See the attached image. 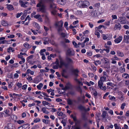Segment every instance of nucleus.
<instances>
[{"label": "nucleus", "instance_id": "f257e3e1", "mask_svg": "<svg viewBox=\"0 0 129 129\" xmlns=\"http://www.w3.org/2000/svg\"><path fill=\"white\" fill-rule=\"evenodd\" d=\"M60 64L59 67L60 68H61L63 66H64L66 68H68L70 67L73 68L72 64L74 63L73 60L67 56L66 57V60L65 62L61 58L59 59Z\"/></svg>", "mask_w": 129, "mask_h": 129}, {"label": "nucleus", "instance_id": "f03ea898", "mask_svg": "<svg viewBox=\"0 0 129 129\" xmlns=\"http://www.w3.org/2000/svg\"><path fill=\"white\" fill-rule=\"evenodd\" d=\"M77 5L80 8H85L88 7L90 5V4L88 1H80L77 2Z\"/></svg>", "mask_w": 129, "mask_h": 129}, {"label": "nucleus", "instance_id": "7ed1b4c3", "mask_svg": "<svg viewBox=\"0 0 129 129\" xmlns=\"http://www.w3.org/2000/svg\"><path fill=\"white\" fill-rule=\"evenodd\" d=\"M37 7H39V10L43 13H45L46 12L45 6L43 5H41L40 4H38L37 5Z\"/></svg>", "mask_w": 129, "mask_h": 129}, {"label": "nucleus", "instance_id": "20e7f679", "mask_svg": "<svg viewBox=\"0 0 129 129\" xmlns=\"http://www.w3.org/2000/svg\"><path fill=\"white\" fill-rule=\"evenodd\" d=\"M66 54L67 56L74 55L75 54L74 51L70 49H69L66 51Z\"/></svg>", "mask_w": 129, "mask_h": 129}, {"label": "nucleus", "instance_id": "39448f33", "mask_svg": "<svg viewBox=\"0 0 129 129\" xmlns=\"http://www.w3.org/2000/svg\"><path fill=\"white\" fill-rule=\"evenodd\" d=\"M103 39L104 40H109L112 38V35L110 34H107L106 35L103 34L102 35Z\"/></svg>", "mask_w": 129, "mask_h": 129}, {"label": "nucleus", "instance_id": "423d86ee", "mask_svg": "<svg viewBox=\"0 0 129 129\" xmlns=\"http://www.w3.org/2000/svg\"><path fill=\"white\" fill-rule=\"evenodd\" d=\"M5 114L8 115V117L10 120L12 119V120L15 121L17 119V117L15 115H10L8 113H5Z\"/></svg>", "mask_w": 129, "mask_h": 129}, {"label": "nucleus", "instance_id": "0eeeda50", "mask_svg": "<svg viewBox=\"0 0 129 129\" xmlns=\"http://www.w3.org/2000/svg\"><path fill=\"white\" fill-rule=\"evenodd\" d=\"M126 18L124 17H121L119 18L118 19L120 23L121 24H124L126 23Z\"/></svg>", "mask_w": 129, "mask_h": 129}, {"label": "nucleus", "instance_id": "6e6552de", "mask_svg": "<svg viewBox=\"0 0 129 129\" xmlns=\"http://www.w3.org/2000/svg\"><path fill=\"white\" fill-rule=\"evenodd\" d=\"M19 2L20 3L21 6V7L26 8L27 7V5H28V3L27 2H24L23 1L20 0L19 1Z\"/></svg>", "mask_w": 129, "mask_h": 129}, {"label": "nucleus", "instance_id": "1a4fd4ad", "mask_svg": "<svg viewBox=\"0 0 129 129\" xmlns=\"http://www.w3.org/2000/svg\"><path fill=\"white\" fill-rule=\"evenodd\" d=\"M27 61L29 64H32V55H31L28 57L27 58Z\"/></svg>", "mask_w": 129, "mask_h": 129}, {"label": "nucleus", "instance_id": "9d476101", "mask_svg": "<svg viewBox=\"0 0 129 129\" xmlns=\"http://www.w3.org/2000/svg\"><path fill=\"white\" fill-rule=\"evenodd\" d=\"M77 108L79 110L84 111H85V108L84 106L81 104L79 105L78 107Z\"/></svg>", "mask_w": 129, "mask_h": 129}, {"label": "nucleus", "instance_id": "9b49d317", "mask_svg": "<svg viewBox=\"0 0 129 129\" xmlns=\"http://www.w3.org/2000/svg\"><path fill=\"white\" fill-rule=\"evenodd\" d=\"M63 24V21L61 20L58 22L55 23V26L57 27H62Z\"/></svg>", "mask_w": 129, "mask_h": 129}, {"label": "nucleus", "instance_id": "f8f14e48", "mask_svg": "<svg viewBox=\"0 0 129 129\" xmlns=\"http://www.w3.org/2000/svg\"><path fill=\"white\" fill-rule=\"evenodd\" d=\"M34 17L36 19H38L39 21L42 22L43 21V20L42 18L41 17V16L39 14H38L35 15Z\"/></svg>", "mask_w": 129, "mask_h": 129}, {"label": "nucleus", "instance_id": "ddd939ff", "mask_svg": "<svg viewBox=\"0 0 129 129\" xmlns=\"http://www.w3.org/2000/svg\"><path fill=\"white\" fill-rule=\"evenodd\" d=\"M78 76H75V77L74 78V80L76 82H77L79 85H83V84L80 81L79 79H77V78Z\"/></svg>", "mask_w": 129, "mask_h": 129}, {"label": "nucleus", "instance_id": "4468645a", "mask_svg": "<svg viewBox=\"0 0 129 129\" xmlns=\"http://www.w3.org/2000/svg\"><path fill=\"white\" fill-rule=\"evenodd\" d=\"M122 37L121 36H119L118 38L114 40V42L115 43H120L122 40Z\"/></svg>", "mask_w": 129, "mask_h": 129}, {"label": "nucleus", "instance_id": "2eb2a0df", "mask_svg": "<svg viewBox=\"0 0 129 129\" xmlns=\"http://www.w3.org/2000/svg\"><path fill=\"white\" fill-rule=\"evenodd\" d=\"M71 71L74 76H78V73L79 71L77 69H73L71 70Z\"/></svg>", "mask_w": 129, "mask_h": 129}, {"label": "nucleus", "instance_id": "dca6fc26", "mask_svg": "<svg viewBox=\"0 0 129 129\" xmlns=\"http://www.w3.org/2000/svg\"><path fill=\"white\" fill-rule=\"evenodd\" d=\"M57 3L60 5H63L66 3L65 0H58Z\"/></svg>", "mask_w": 129, "mask_h": 129}, {"label": "nucleus", "instance_id": "f3484780", "mask_svg": "<svg viewBox=\"0 0 129 129\" xmlns=\"http://www.w3.org/2000/svg\"><path fill=\"white\" fill-rule=\"evenodd\" d=\"M58 115L59 116L58 118L59 119H63L66 117V116L64 113H58Z\"/></svg>", "mask_w": 129, "mask_h": 129}, {"label": "nucleus", "instance_id": "a211bd4d", "mask_svg": "<svg viewBox=\"0 0 129 129\" xmlns=\"http://www.w3.org/2000/svg\"><path fill=\"white\" fill-rule=\"evenodd\" d=\"M118 8V6L116 4H114L112 5L111 6V9L112 10H115Z\"/></svg>", "mask_w": 129, "mask_h": 129}, {"label": "nucleus", "instance_id": "6ab92c4d", "mask_svg": "<svg viewBox=\"0 0 129 129\" xmlns=\"http://www.w3.org/2000/svg\"><path fill=\"white\" fill-rule=\"evenodd\" d=\"M121 25L119 23H117L115 24L114 29H117L118 28H119V29H120L121 28Z\"/></svg>", "mask_w": 129, "mask_h": 129}, {"label": "nucleus", "instance_id": "aec40b11", "mask_svg": "<svg viewBox=\"0 0 129 129\" xmlns=\"http://www.w3.org/2000/svg\"><path fill=\"white\" fill-rule=\"evenodd\" d=\"M100 3H98L96 4H95L94 7V10H95V11L96 10H98L99 8V7H100Z\"/></svg>", "mask_w": 129, "mask_h": 129}, {"label": "nucleus", "instance_id": "412c9836", "mask_svg": "<svg viewBox=\"0 0 129 129\" xmlns=\"http://www.w3.org/2000/svg\"><path fill=\"white\" fill-rule=\"evenodd\" d=\"M7 8L9 10H14V8H13V6L12 5H7Z\"/></svg>", "mask_w": 129, "mask_h": 129}, {"label": "nucleus", "instance_id": "4be33fe9", "mask_svg": "<svg viewBox=\"0 0 129 129\" xmlns=\"http://www.w3.org/2000/svg\"><path fill=\"white\" fill-rule=\"evenodd\" d=\"M48 41L52 45L55 46H57V44L55 43L54 41L53 40H50L49 39H48Z\"/></svg>", "mask_w": 129, "mask_h": 129}, {"label": "nucleus", "instance_id": "5701e85b", "mask_svg": "<svg viewBox=\"0 0 129 129\" xmlns=\"http://www.w3.org/2000/svg\"><path fill=\"white\" fill-rule=\"evenodd\" d=\"M50 7L52 9V10L53 9L56 8V6H55V4L54 3H51L50 5Z\"/></svg>", "mask_w": 129, "mask_h": 129}, {"label": "nucleus", "instance_id": "b1692460", "mask_svg": "<svg viewBox=\"0 0 129 129\" xmlns=\"http://www.w3.org/2000/svg\"><path fill=\"white\" fill-rule=\"evenodd\" d=\"M2 24L4 26H6L8 25V22L5 20H3L1 22Z\"/></svg>", "mask_w": 129, "mask_h": 129}, {"label": "nucleus", "instance_id": "393cba45", "mask_svg": "<svg viewBox=\"0 0 129 129\" xmlns=\"http://www.w3.org/2000/svg\"><path fill=\"white\" fill-rule=\"evenodd\" d=\"M7 126L9 129H13L14 127L12 124L11 123H8L7 124Z\"/></svg>", "mask_w": 129, "mask_h": 129}, {"label": "nucleus", "instance_id": "a878e982", "mask_svg": "<svg viewBox=\"0 0 129 129\" xmlns=\"http://www.w3.org/2000/svg\"><path fill=\"white\" fill-rule=\"evenodd\" d=\"M107 59V58H104V60L105 61V64H107V65H108V66L107 67H106L105 68L108 69L110 68V66L109 65V61H107L106 60Z\"/></svg>", "mask_w": 129, "mask_h": 129}, {"label": "nucleus", "instance_id": "bb28decb", "mask_svg": "<svg viewBox=\"0 0 129 129\" xmlns=\"http://www.w3.org/2000/svg\"><path fill=\"white\" fill-rule=\"evenodd\" d=\"M122 77L124 79H127L129 78V75L126 73H123L122 74Z\"/></svg>", "mask_w": 129, "mask_h": 129}, {"label": "nucleus", "instance_id": "cd10ccee", "mask_svg": "<svg viewBox=\"0 0 129 129\" xmlns=\"http://www.w3.org/2000/svg\"><path fill=\"white\" fill-rule=\"evenodd\" d=\"M15 51V50L12 47H10L7 49V51L8 52L10 53L11 52H13Z\"/></svg>", "mask_w": 129, "mask_h": 129}, {"label": "nucleus", "instance_id": "c85d7f7f", "mask_svg": "<svg viewBox=\"0 0 129 129\" xmlns=\"http://www.w3.org/2000/svg\"><path fill=\"white\" fill-rule=\"evenodd\" d=\"M106 77H100V80L99 81L103 82L104 81H106Z\"/></svg>", "mask_w": 129, "mask_h": 129}, {"label": "nucleus", "instance_id": "c756f323", "mask_svg": "<svg viewBox=\"0 0 129 129\" xmlns=\"http://www.w3.org/2000/svg\"><path fill=\"white\" fill-rule=\"evenodd\" d=\"M91 14V16L92 17H96L98 16L97 13L94 12H92Z\"/></svg>", "mask_w": 129, "mask_h": 129}, {"label": "nucleus", "instance_id": "7c9ffc66", "mask_svg": "<svg viewBox=\"0 0 129 129\" xmlns=\"http://www.w3.org/2000/svg\"><path fill=\"white\" fill-rule=\"evenodd\" d=\"M57 11L55 9H53L52 10L51 12L52 14L53 15H55L56 14Z\"/></svg>", "mask_w": 129, "mask_h": 129}, {"label": "nucleus", "instance_id": "2f4dec72", "mask_svg": "<svg viewBox=\"0 0 129 129\" xmlns=\"http://www.w3.org/2000/svg\"><path fill=\"white\" fill-rule=\"evenodd\" d=\"M117 54L120 57H123L124 56V54L123 53H122L120 51H118L117 52Z\"/></svg>", "mask_w": 129, "mask_h": 129}, {"label": "nucleus", "instance_id": "473e14b6", "mask_svg": "<svg viewBox=\"0 0 129 129\" xmlns=\"http://www.w3.org/2000/svg\"><path fill=\"white\" fill-rule=\"evenodd\" d=\"M103 84V82L99 81L98 82V87H100V88L101 87H102Z\"/></svg>", "mask_w": 129, "mask_h": 129}, {"label": "nucleus", "instance_id": "72a5a7b5", "mask_svg": "<svg viewBox=\"0 0 129 129\" xmlns=\"http://www.w3.org/2000/svg\"><path fill=\"white\" fill-rule=\"evenodd\" d=\"M66 86L69 89L70 88L72 87V85L70 83L68 82L67 83Z\"/></svg>", "mask_w": 129, "mask_h": 129}, {"label": "nucleus", "instance_id": "f704fd0d", "mask_svg": "<svg viewBox=\"0 0 129 129\" xmlns=\"http://www.w3.org/2000/svg\"><path fill=\"white\" fill-rule=\"evenodd\" d=\"M34 24L35 25V26L36 28L38 29H39L40 28V26L39 24H38L37 23L34 22Z\"/></svg>", "mask_w": 129, "mask_h": 129}, {"label": "nucleus", "instance_id": "c9c22d12", "mask_svg": "<svg viewBox=\"0 0 129 129\" xmlns=\"http://www.w3.org/2000/svg\"><path fill=\"white\" fill-rule=\"evenodd\" d=\"M43 86V84L42 83H40L37 86V88L39 90H41V88Z\"/></svg>", "mask_w": 129, "mask_h": 129}, {"label": "nucleus", "instance_id": "e433bc0d", "mask_svg": "<svg viewBox=\"0 0 129 129\" xmlns=\"http://www.w3.org/2000/svg\"><path fill=\"white\" fill-rule=\"evenodd\" d=\"M57 30L58 34H60V32L62 31V27H58Z\"/></svg>", "mask_w": 129, "mask_h": 129}, {"label": "nucleus", "instance_id": "4c0bfd02", "mask_svg": "<svg viewBox=\"0 0 129 129\" xmlns=\"http://www.w3.org/2000/svg\"><path fill=\"white\" fill-rule=\"evenodd\" d=\"M23 45L24 46L27 48H30V46L27 43H25Z\"/></svg>", "mask_w": 129, "mask_h": 129}, {"label": "nucleus", "instance_id": "58836bf2", "mask_svg": "<svg viewBox=\"0 0 129 129\" xmlns=\"http://www.w3.org/2000/svg\"><path fill=\"white\" fill-rule=\"evenodd\" d=\"M67 102L68 104L69 105H72L73 104L72 100L69 99L67 100Z\"/></svg>", "mask_w": 129, "mask_h": 129}, {"label": "nucleus", "instance_id": "ea45409f", "mask_svg": "<svg viewBox=\"0 0 129 129\" xmlns=\"http://www.w3.org/2000/svg\"><path fill=\"white\" fill-rule=\"evenodd\" d=\"M69 93L72 95H74L76 94L75 92L72 90L70 91Z\"/></svg>", "mask_w": 129, "mask_h": 129}, {"label": "nucleus", "instance_id": "a19ab883", "mask_svg": "<svg viewBox=\"0 0 129 129\" xmlns=\"http://www.w3.org/2000/svg\"><path fill=\"white\" fill-rule=\"evenodd\" d=\"M83 127H84L86 128L87 129H89L90 128L87 125L86 123H85L84 124Z\"/></svg>", "mask_w": 129, "mask_h": 129}, {"label": "nucleus", "instance_id": "79ce46f5", "mask_svg": "<svg viewBox=\"0 0 129 129\" xmlns=\"http://www.w3.org/2000/svg\"><path fill=\"white\" fill-rule=\"evenodd\" d=\"M114 126L115 127V129H119V125H118L117 123H115L114 125Z\"/></svg>", "mask_w": 129, "mask_h": 129}, {"label": "nucleus", "instance_id": "37998d69", "mask_svg": "<svg viewBox=\"0 0 129 129\" xmlns=\"http://www.w3.org/2000/svg\"><path fill=\"white\" fill-rule=\"evenodd\" d=\"M125 71V69L124 68H122V67H121L120 69V71L121 73H123Z\"/></svg>", "mask_w": 129, "mask_h": 129}, {"label": "nucleus", "instance_id": "c03bdc74", "mask_svg": "<svg viewBox=\"0 0 129 129\" xmlns=\"http://www.w3.org/2000/svg\"><path fill=\"white\" fill-rule=\"evenodd\" d=\"M26 73L28 74H30L31 75H32V71H31L30 69H27L26 71Z\"/></svg>", "mask_w": 129, "mask_h": 129}, {"label": "nucleus", "instance_id": "a18cd8bd", "mask_svg": "<svg viewBox=\"0 0 129 129\" xmlns=\"http://www.w3.org/2000/svg\"><path fill=\"white\" fill-rule=\"evenodd\" d=\"M18 63H15L13 64L12 65H11V68L13 67H17L18 65Z\"/></svg>", "mask_w": 129, "mask_h": 129}, {"label": "nucleus", "instance_id": "49530a36", "mask_svg": "<svg viewBox=\"0 0 129 129\" xmlns=\"http://www.w3.org/2000/svg\"><path fill=\"white\" fill-rule=\"evenodd\" d=\"M43 122L45 123L46 124H47L49 123V121L48 120H46L45 119H43L42 120Z\"/></svg>", "mask_w": 129, "mask_h": 129}, {"label": "nucleus", "instance_id": "de8ad7c7", "mask_svg": "<svg viewBox=\"0 0 129 129\" xmlns=\"http://www.w3.org/2000/svg\"><path fill=\"white\" fill-rule=\"evenodd\" d=\"M8 42V41H6V40H4L2 41H0V44H4L6 43L8 44V43L7 42Z\"/></svg>", "mask_w": 129, "mask_h": 129}, {"label": "nucleus", "instance_id": "09e8293b", "mask_svg": "<svg viewBox=\"0 0 129 129\" xmlns=\"http://www.w3.org/2000/svg\"><path fill=\"white\" fill-rule=\"evenodd\" d=\"M27 84H25L22 86V89L24 90H25L27 89Z\"/></svg>", "mask_w": 129, "mask_h": 129}, {"label": "nucleus", "instance_id": "8fccbe9b", "mask_svg": "<svg viewBox=\"0 0 129 129\" xmlns=\"http://www.w3.org/2000/svg\"><path fill=\"white\" fill-rule=\"evenodd\" d=\"M107 113H102V116L103 118H107Z\"/></svg>", "mask_w": 129, "mask_h": 129}, {"label": "nucleus", "instance_id": "3c124183", "mask_svg": "<svg viewBox=\"0 0 129 129\" xmlns=\"http://www.w3.org/2000/svg\"><path fill=\"white\" fill-rule=\"evenodd\" d=\"M60 35H61V37H65L66 36V34H65V33H60V34H59Z\"/></svg>", "mask_w": 129, "mask_h": 129}, {"label": "nucleus", "instance_id": "603ef678", "mask_svg": "<svg viewBox=\"0 0 129 129\" xmlns=\"http://www.w3.org/2000/svg\"><path fill=\"white\" fill-rule=\"evenodd\" d=\"M27 79L29 81H30L32 80V78L31 76H29V75H28V77L27 78Z\"/></svg>", "mask_w": 129, "mask_h": 129}, {"label": "nucleus", "instance_id": "864d4df0", "mask_svg": "<svg viewBox=\"0 0 129 129\" xmlns=\"http://www.w3.org/2000/svg\"><path fill=\"white\" fill-rule=\"evenodd\" d=\"M126 104L125 103H123L121 104V108L122 109H123L124 108V107L125 106Z\"/></svg>", "mask_w": 129, "mask_h": 129}, {"label": "nucleus", "instance_id": "5fc2aeb1", "mask_svg": "<svg viewBox=\"0 0 129 129\" xmlns=\"http://www.w3.org/2000/svg\"><path fill=\"white\" fill-rule=\"evenodd\" d=\"M42 103L44 106L45 105H50V104L48 102L45 101H43L42 102Z\"/></svg>", "mask_w": 129, "mask_h": 129}, {"label": "nucleus", "instance_id": "6e6d98bb", "mask_svg": "<svg viewBox=\"0 0 129 129\" xmlns=\"http://www.w3.org/2000/svg\"><path fill=\"white\" fill-rule=\"evenodd\" d=\"M23 14V13L22 12H21L20 13H18L17 15H16V17L17 18H19L20 17V16L22 15Z\"/></svg>", "mask_w": 129, "mask_h": 129}, {"label": "nucleus", "instance_id": "4d7b16f0", "mask_svg": "<svg viewBox=\"0 0 129 129\" xmlns=\"http://www.w3.org/2000/svg\"><path fill=\"white\" fill-rule=\"evenodd\" d=\"M61 43L62 45L64 47H66V44H65V42L63 41H61L60 42Z\"/></svg>", "mask_w": 129, "mask_h": 129}, {"label": "nucleus", "instance_id": "13d9d810", "mask_svg": "<svg viewBox=\"0 0 129 129\" xmlns=\"http://www.w3.org/2000/svg\"><path fill=\"white\" fill-rule=\"evenodd\" d=\"M17 86L18 88H20L22 86V84L21 83L18 82L17 84Z\"/></svg>", "mask_w": 129, "mask_h": 129}, {"label": "nucleus", "instance_id": "bf43d9fd", "mask_svg": "<svg viewBox=\"0 0 129 129\" xmlns=\"http://www.w3.org/2000/svg\"><path fill=\"white\" fill-rule=\"evenodd\" d=\"M22 126L24 128L23 129H25L28 126V124H26L23 125Z\"/></svg>", "mask_w": 129, "mask_h": 129}, {"label": "nucleus", "instance_id": "052dcab7", "mask_svg": "<svg viewBox=\"0 0 129 129\" xmlns=\"http://www.w3.org/2000/svg\"><path fill=\"white\" fill-rule=\"evenodd\" d=\"M112 20H113L114 19H117V17L116 15H112Z\"/></svg>", "mask_w": 129, "mask_h": 129}, {"label": "nucleus", "instance_id": "680f3d73", "mask_svg": "<svg viewBox=\"0 0 129 129\" xmlns=\"http://www.w3.org/2000/svg\"><path fill=\"white\" fill-rule=\"evenodd\" d=\"M82 118L84 120H86L87 119V118L86 117L85 113H83L82 115Z\"/></svg>", "mask_w": 129, "mask_h": 129}, {"label": "nucleus", "instance_id": "e2e57ef3", "mask_svg": "<svg viewBox=\"0 0 129 129\" xmlns=\"http://www.w3.org/2000/svg\"><path fill=\"white\" fill-rule=\"evenodd\" d=\"M129 39V35H125L124 37V39L125 40L126 39Z\"/></svg>", "mask_w": 129, "mask_h": 129}, {"label": "nucleus", "instance_id": "0e129e2a", "mask_svg": "<svg viewBox=\"0 0 129 129\" xmlns=\"http://www.w3.org/2000/svg\"><path fill=\"white\" fill-rule=\"evenodd\" d=\"M40 121V119L39 118H36L35 119L34 121V122L37 123L38 122H39Z\"/></svg>", "mask_w": 129, "mask_h": 129}, {"label": "nucleus", "instance_id": "69168bd1", "mask_svg": "<svg viewBox=\"0 0 129 129\" xmlns=\"http://www.w3.org/2000/svg\"><path fill=\"white\" fill-rule=\"evenodd\" d=\"M24 122V121L23 120H19L17 121V122L19 124H21Z\"/></svg>", "mask_w": 129, "mask_h": 129}, {"label": "nucleus", "instance_id": "338daca9", "mask_svg": "<svg viewBox=\"0 0 129 129\" xmlns=\"http://www.w3.org/2000/svg\"><path fill=\"white\" fill-rule=\"evenodd\" d=\"M15 35H12L8 36H7V37L8 38H13L15 37Z\"/></svg>", "mask_w": 129, "mask_h": 129}, {"label": "nucleus", "instance_id": "774afa93", "mask_svg": "<svg viewBox=\"0 0 129 129\" xmlns=\"http://www.w3.org/2000/svg\"><path fill=\"white\" fill-rule=\"evenodd\" d=\"M76 89L77 91L78 92H79L81 90H82L81 87L80 86H77L76 87Z\"/></svg>", "mask_w": 129, "mask_h": 129}]
</instances>
